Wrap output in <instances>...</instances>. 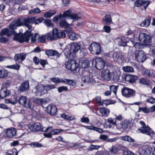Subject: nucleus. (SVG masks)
<instances>
[{
	"instance_id": "obj_1",
	"label": "nucleus",
	"mask_w": 155,
	"mask_h": 155,
	"mask_svg": "<svg viewBox=\"0 0 155 155\" xmlns=\"http://www.w3.org/2000/svg\"><path fill=\"white\" fill-rule=\"evenodd\" d=\"M34 19V18L32 17H28L27 18H24L23 17H20L15 20L13 21L18 27L24 25L28 28L29 30H32L33 28L30 24L33 23Z\"/></svg>"
},
{
	"instance_id": "obj_2",
	"label": "nucleus",
	"mask_w": 155,
	"mask_h": 155,
	"mask_svg": "<svg viewBox=\"0 0 155 155\" xmlns=\"http://www.w3.org/2000/svg\"><path fill=\"white\" fill-rule=\"evenodd\" d=\"M46 35L48 40L52 41L57 40L58 38H65V33L63 30H61L55 28L52 32L47 33Z\"/></svg>"
},
{
	"instance_id": "obj_3",
	"label": "nucleus",
	"mask_w": 155,
	"mask_h": 155,
	"mask_svg": "<svg viewBox=\"0 0 155 155\" xmlns=\"http://www.w3.org/2000/svg\"><path fill=\"white\" fill-rule=\"evenodd\" d=\"M80 45L77 43L72 44L70 48H66L64 51V53L66 58H71L73 56V54L76 53L80 50Z\"/></svg>"
},
{
	"instance_id": "obj_4",
	"label": "nucleus",
	"mask_w": 155,
	"mask_h": 155,
	"mask_svg": "<svg viewBox=\"0 0 155 155\" xmlns=\"http://www.w3.org/2000/svg\"><path fill=\"white\" fill-rule=\"evenodd\" d=\"M26 31L24 34H15L13 40L18 41L19 42L22 43L24 42L26 43L29 42L30 38L31 35V31Z\"/></svg>"
},
{
	"instance_id": "obj_5",
	"label": "nucleus",
	"mask_w": 155,
	"mask_h": 155,
	"mask_svg": "<svg viewBox=\"0 0 155 155\" xmlns=\"http://www.w3.org/2000/svg\"><path fill=\"white\" fill-rule=\"evenodd\" d=\"M28 127L31 130L34 131L46 132L52 130V126L48 127L47 128L43 127L40 123L38 122L32 124H29L28 125Z\"/></svg>"
},
{
	"instance_id": "obj_6",
	"label": "nucleus",
	"mask_w": 155,
	"mask_h": 155,
	"mask_svg": "<svg viewBox=\"0 0 155 155\" xmlns=\"http://www.w3.org/2000/svg\"><path fill=\"white\" fill-rule=\"evenodd\" d=\"M17 27L13 21L9 26L10 29L5 28L2 30L0 33V35L2 36L6 35L8 37H9L12 35H13L15 36V34H17L15 30L17 28Z\"/></svg>"
},
{
	"instance_id": "obj_7",
	"label": "nucleus",
	"mask_w": 155,
	"mask_h": 155,
	"mask_svg": "<svg viewBox=\"0 0 155 155\" xmlns=\"http://www.w3.org/2000/svg\"><path fill=\"white\" fill-rule=\"evenodd\" d=\"M140 123L142 126L141 128L142 129H138L137 131V133L145 134L150 136L155 134L154 131L149 126H146L143 121H140Z\"/></svg>"
},
{
	"instance_id": "obj_8",
	"label": "nucleus",
	"mask_w": 155,
	"mask_h": 155,
	"mask_svg": "<svg viewBox=\"0 0 155 155\" xmlns=\"http://www.w3.org/2000/svg\"><path fill=\"white\" fill-rule=\"evenodd\" d=\"M89 50L91 53L94 55H98L101 52L100 44L96 42L91 44L89 47Z\"/></svg>"
},
{
	"instance_id": "obj_9",
	"label": "nucleus",
	"mask_w": 155,
	"mask_h": 155,
	"mask_svg": "<svg viewBox=\"0 0 155 155\" xmlns=\"http://www.w3.org/2000/svg\"><path fill=\"white\" fill-rule=\"evenodd\" d=\"M152 150L151 146L147 145L139 148L137 152L139 155H153Z\"/></svg>"
},
{
	"instance_id": "obj_10",
	"label": "nucleus",
	"mask_w": 155,
	"mask_h": 155,
	"mask_svg": "<svg viewBox=\"0 0 155 155\" xmlns=\"http://www.w3.org/2000/svg\"><path fill=\"white\" fill-rule=\"evenodd\" d=\"M18 102L19 104L26 108L31 109L32 108L31 101L26 96H21L18 99Z\"/></svg>"
},
{
	"instance_id": "obj_11",
	"label": "nucleus",
	"mask_w": 155,
	"mask_h": 155,
	"mask_svg": "<svg viewBox=\"0 0 155 155\" xmlns=\"http://www.w3.org/2000/svg\"><path fill=\"white\" fill-rule=\"evenodd\" d=\"M151 3L150 1L136 0L134 2V6L137 7H140L142 10H145Z\"/></svg>"
},
{
	"instance_id": "obj_12",
	"label": "nucleus",
	"mask_w": 155,
	"mask_h": 155,
	"mask_svg": "<svg viewBox=\"0 0 155 155\" xmlns=\"http://www.w3.org/2000/svg\"><path fill=\"white\" fill-rule=\"evenodd\" d=\"M110 57H112L114 61L119 64H121L124 60V57L122 54L119 52H115L109 54Z\"/></svg>"
},
{
	"instance_id": "obj_13",
	"label": "nucleus",
	"mask_w": 155,
	"mask_h": 155,
	"mask_svg": "<svg viewBox=\"0 0 155 155\" xmlns=\"http://www.w3.org/2000/svg\"><path fill=\"white\" fill-rule=\"evenodd\" d=\"M121 93L123 95L126 97H130L135 96L136 91L133 89L124 87L122 89Z\"/></svg>"
},
{
	"instance_id": "obj_14",
	"label": "nucleus",
	"mask_w": 155,
	"mask_h": 155,
	"mask_svg": "<svg viewBox=\"0 0 155 155\" xmlns=\"http://www.w3.org/2000/svg\"><path fill=\"white\" fill-rule=\"evenodd\" d=\"M82 74L83 75L82 78V81L84 83H87L91 84H93L94 80L92 77H90V73L88 71L83 70Z\"/></svg>"
},
{
	"instance_id": "obj_15",
	"label": "nucleus",
	"mask_w": 155,
	"mask_h": 155,
	"mask_svg": "<svg viewBox=\"0 0 155 155\" xmlns=\"http://www.w3.org/2000/svg\"><path fill=\"white\" fill-rule=\"evenodd\" d=\"M136 59L139 62H144L147 59V54L142 50L136 51L135 53Z\"/></svg>"
},
{
	"instance_id": "obj_16",
	"label": "nucleus",
	"mask_w": 155,
	"mask_h": 155,
	"mask_svg": "<svg viewBox=\"0 0 155 155\" xmlns=\"http://www.w3.org/2000/svg\"><path fill=\"white\" fill-rule=\"evenodd\" d=\"M93 65H94L97 70H101L104 68L105 66V62L101 58H97L92 61Z\"/></svg>"
},
{
	"instance_id": "obj_17",
	"label": "nucleus",
	"mask_w": 155,
	"mask_h": 155,
	"mask_svg": "<svg viewBox=\"0 0 155 155\" xmlns=\"http://www.w3.org/2000/svg\"><path fill=\"white\" fill-rule=\"evenodd\" d=\"M66 68L69 70L74 71L79 66L76 62L73 60H69L65 63Z\"/></svg>"
},
{
	"instance_id": "obj_18",
	"label": "nucleus",
	"mask_w": 155,
	"mask_h": 155,
	"mask_svg": "<svg viewBox=\"0 0 155 155\" xmlns=\"http://www.w3.org/2000/svg\"><path fill=\"white\" fill-rule=\"evenodd\" d=\"M45 89V87L43 84H38L33 89L32 91L37 96H40L44 94V91Z\"/></svg>"
},
{
	"instance_id": "obj_19",
	"label": "nucleus",
	"mask_w": 155,
	"mask_h": 155,
	"mask_svg": "<svg viewBox=\"0 0 155 155\" xmlns=\"http://www.w3.org/2000/svg\"><path fill=\"white\" fill-rule=\"evenodd\" d=\"M150 35L145 33H141L139 36V39L141 42L145 44L149 45L150 42Z\"/></svg>"
},
{
	"instance_id": "obj_20",
	"label": "nucleus",
	"mask_w": 155,
	"mask_h": 155,
	"mask_svg": "<svg viewBox=\"0 0 155 155\" xmlns=\"http://www.w3.org/2000/svg\"><path fill=\"white\" fill-rule=\"evenodd\" d=\"M71 12V10H69L64 12L62 15L60 14L54 17L53 18V21L55 23H57L59 20H60L61 18H64L66 17L69 18V15Z\"/></svg>"
},
{
	"instance_id": "obj_21",
	"label": "nucleus",
	"mask_w": 155,
	"mask_h": 155,
	"mask_svg": "<svg viewBox=\"0 0 155 155\" xmlns=\"http://www.w3.org/2000/svg\"><path fill=\"white\" fill-rule=\"evenodd\" d=\"M122 77L125 80L130 83H135L138 77L136 75H131L128 74H125Z\"/></svg>"
},
{
	"instance_id": "obj_22",
	"label": "nucleus",
	"mask_w": 155,
	"mask_h": 155,
	"mask_svg": "<svg viewBox=\"0 0 155 155\" xmlns=\"http://www.w3.org/2000/svg\"><path fill=\"white\" fill-rule=\"evenodd\" d=\"M46 109L47 113L51 116L55 115L57 110L56 107L54 105H49Z\"/></svg>"
},
{
	"instance_id": "obj_23",
	"label": "nucleus",
	"mask_w": 155,
	"mask_h": 155,
	"mask_svg": "<svg viewBox=\"0 0 155 155\" xmlns=\"http://www.w3.org/2000/svg\"><path fill=\"white\" fill-rule=\"evenodd\" d=\"M142 73L144 76L155 78V71L153 70L144 68L142 70Z\"/></svg>"
},
{
	"instance_id": "obj_24",
	"label": "nucleus",
	"mask_w": 155,
	"mask_h": 155,
	"mask_svg": "<svg viewBox=\"0 0 155 155\" xmlns=\"http://www.w3.org/2000/svg\"><path fill=\"white\" fill-rule=\"evenodd\" d=\"M111 73L108 69L103 70L101 71V78L105 80L108 81L110 79Z\"/></svg>"
},
{
	"instance_id": "obj_25",
	"label": "nucleus",
	"mask_w": 155,
	"mask_h": 155,
	"mask_svg": "<svg viewBox=\"0 0 155 155\" xmlns=\"http://www.w3.org/2000/svg\"><path fill=\"white\" fill-rule=\"evenodd\" d=\"M29 88V82L28 81H24L19 87L18 90L21 92H23L28 90Z\"/></svg>"
},
{
	"instance_id": "obj_26",
	"label": "nucleus",
	"mask_w": 155,
	"mask_h": 155,
	"mask_svg": "<svg viewBox=\"0 0 155 155\" xmlns=\"http://www.w3.org/2000/svg\"><path fill=\"white\" fill-rule=\"evenodd\" d=\"M132 38L130 37H121L120 41L118 43V45L121 46L126 47L129 41L131 40Z\"/></svg>"
},
{
	"instance_id": "obj_27",
	"label": "nucleus",
	"mask_w": 155,
	"mask_h": 155,
	"mask_svg": "<svg viewBox=\"0 0 155 155\" xmlns=\"http://www.w3.org/2000/svg\"><path fill=\"white\" fill-rule=\"evenodd\" d=\"M26 55L24 53L16 54L14 57V59L16 63H21L25 58Z\"/></svg>"
},
{
	"instance_id": "obj_28",
	"label": "nucleus",
	"mask_w": 155,
	"mask_h": 155,
	"mask_svg": "<svg viewBox=\"0 0 155 155\" xmlns=\"http://www.w3.org/2000/svg\"><path fill=\"white\" fill-rule=\"evenodd\" d=\"M120 72L119 71H114L112 74L111 75V77L114 82H120L121 80L120 79Z\"/></svg>"
},
{
	"instance_id": "obj_29",
	"label": "nucleus",
	"mask_w": 155,
	"mask_h": 155,
	"mask_svg": "<svg viewBox=\"0 0 155 155\" xmlns=\"http://www.w3.org/2000/svg\"><path fill=\"white\" fill-rule=\"evenodd\" d=\"M45 54L48 56H56L57 58H59L60 56V54L58 51L52 49L47 50L45 51Z\"/></svg>"
},
{
	"instance_id": "obj_30",
	"label": "nucleus",
	"mask_w": 155,
	"mask_h": 155,
	"mask_svg": "<svg viewBox=\"0 0 155 155\" xmlns=\"http://www.w3.org/2000/svg\"><path fill=\"white\" fill-rule=\"evenodd\" d=\"M10 93V90H8L6 88H2L0 90V97L4 98L9 96Z\"/></svg>"
},
{
	"instance_id": "obj_31",
	"label": "nucleus",
	"mask_w": 155,
	"mask_h": 155,
	"mask_svg": "<svg viewBox=\"0 0 155 155\" xmlns=\"http://www.w3.org/2000/svg\"><path fill=\"white\" fill-rule=\"evenodd\" d=\"M151 19V17L150 16H148L141 23L140 25V26L142 27H149L150 25Z\"/></svg>"
},
{
	"instance_id": "obj_32",
	"label": "nucleus",
	"mask_w": 155,
	"mask_h": 155,
	"mask_svg": "<svg viewBox=\"0 0 155 155\" xmlns=\"http://www.w3.org/2000/svg\"><path fill=\"white\" fill-rule=\"evenodd\" d=\"M16 130L14 128L8 129L6 132V135L8 137L12 138L16 134Z\"/></svg>"
},
{
	"instance_id": "obj_33",
	"label": "nucleus",
	"mask_w": 155,
	"mask_h": 155,
	"mask_svg": "<svg viewBox=\"0 0 155 155\" xmlns=\"http://www.w3.org/2000/svg\"><path fill=\"white\" fill-rule=\"evenodd\" d=\"M103 22L106 25H110L112 22L111 18L110 15H106L103 18Z\"/></svg>"
},
{
	"instance_id": "obj_34",
	"label": "nucleus",
	"mask_w": 155,
	"mask_h": 155,
	"mask_svg": "<svg viewBox=\"0 0 155 155\" xmlns=\"http://www.w3.org/2000/svg\"><path fill=\"white\" fill-rule=\"evenodd\" d=\"M100 111L102 115L105 117H107L108 116L110 112V111L109 109L104 107L101 108L100 109Z\"/></svg>"
},
{
	"instance_id": "obj_35",
	"label": "nucleus",
	"mask_w": 155,
	"mask_h": 155,
	"mask_svg": "<svg viewBox=\"0 0 155 155\" xmlns=\"http://www.w3.org/2000/svg\"><path fill=\"white\" fill-rule=\"evenodd\" d=\"M120 139L123 140L127 141L129 142H134V140L129 136H125L120 137Z\"/></svg>"
},
{
	"instance_id": "obj_36",
	"label": "nucleus",
	"mask_w": 155,
	"mask_h": 155,
	"mask_svg": "<svg viewBox=\"0 0 155 155\" xmlns=\"http://www.w3.org/2000/svg\"><path fill=\"white\" fill-rule=\"evenodd\" d=\"M8 75L7 71L3 68H0V78H4Z\"/></svg>"
},
{
	"instance_id": "obj_37",
	"label": "nucleus",
	"mask_w": 155,
	"mask_h": 155,
	"mask_svg": "<svg viewBox=\"0 0 155 155\" xmlns=\"http://www.w3.org/2000/svg\"><path fill=\"white\" fill-rule=\"evenodd\" d=\"M68 37L70 39L74 41L76 40L78 38L79 35L78 34L73 32L69 34Z\"/></svg>"
},
{
	"instance_id": "obj_38",
	"label": "nucleus",
	"mask_w": 155,
	"mask_h": 155,
	"mask_svg": "<svg viewBox=\"0 0 155 155\" xmlns=\"http://www.w3.org/2000/svg\"><path fill=\"white\" fill-rule=\"evenodd\" d=\"M139 82L142 84L149 86L150 84V81L145 78H141L139 80Z\"/></svg>"
},
{
	"instance_id": "obj_39",
	"label": "nucleus",
	"mask_w": 155,
	"mask_h": 155,
	"mask_svg": "<svg viewBox=\"0 0 155 155\" xmlns=\"http://www.w3.org/2000/svg\"><path fill=\"white\" fill-rule=\"evenodd\" d=\"M55 11H49L44 14V17L46 18H50L56 13Z\"/></svg>"
},
{
	"instance_id": "obj_40",
	"label": "nucleus",
	"mask_w": 155,
	"mask_h": 155,
	"mask_svg": "<svg viewBox=\"0 0 155 155\" xmlns=\"http://www.w3.org/2000/svg\"><path fill=\"white\" fill-rule=\"evenodd\" d=\"M70 24H68L65 20H61L59 23L60 26L62 28H68L69 27Z\"/></svg>"
},
{
	"instance_id": "obj_41",
	"label": "nucleus",
	"mask_w": 155,
	"mask_h": 155,
	"mask_svg": "<svg viewBox=\"0 0 155 155\" xmlns=\"http://www.w3.org/2000/svg\"><path fill=\"white\" fill-rule=\"evenodd\" d=\"M81 67L83 68H86L88 66L89 64V61L87 60H82L80 62Z\"/></svg>"
},
{
	"instance_id": "obj_42",
	"label": "nucleus",
	"mask_w": 155,
	"mask_h": 155,
	"mask_svg": "<svg viewBox=\"0 0 155 155\" xmlns=\"http://www.w3.org/2000/svg\"><path fill=\"white\" fill-rule=\"evenodd\" d=\"M129 124V121L127 120H124V121H121V123L122 128L124 130L128 128Z\"/></svg>"
},
{
	"instance_id": "obj_43",
	"label": "nucleus",
	"mask_w": 155,
	"mask_h": 155,
	"mask_svg": "<svg viewBox=\"0 0 155 155\" xmlns=\"http://www.w3.org/2000/svg\"><path fill=\"white\" fill-rule=\"evenodd\" d=\"M150 42L149 43V45H151L152 46L155 47V35H150Z\"/></svg>"
},
{
	"instance_id": "obj_44",
	"label": "nucleus",
	"mask_w": 155,
	"mask_h": 155,
	"mask_svg": "<svg viewBox=\"0 0 155 155\" xmlns=\"http://www.w3.org/2000/svg\"><path fill=\"white\" fill-rule=\"evenodd\" d=\"M123 69L125 72H132L134 71L133 68L131 66H126L123 67Z\"/></svg>"
},
{
	"instance_id": "obj_45",
	"label": "nucleus",
	"mask_w": 155,
	"mask_h": 155,
	"mask_svg": "<svg viewBox=\"0 0 155 155\" xmlns=\"http://www.w3.org/2000/svg\"><path fill=\"white\" fill-rule=\"evenodd\" d=\"M6 68L14 69L15 70H18L20 68V65L17 64L11 65H8L6 67Z\"/></svg>"
},
{
	"instance_id": "obj_46",
	"label": "nucleus",
	"mask_w": 155,
	"mask_h": 155,
	"mask_svg": "<svg viewBox=\"0 0 155 155\" xmlns=\"http://www.w3.org/2000/svg\"><path fill=\"white\" fill-rule=\"evenodd\" d=\"M55 88L56 87L54 84L46 85L45 87V89L46 91H49Z\"/></svg>"
},
{
	"instance_id": "obj_47",
	"label": "nucleus",
	"mask_w": 155,
	"mask_h": 155,
	"mask_svg": "<svg viewBox=\"0 0 155 155\" xmlns=\"http://www.w3.org/2000/svg\"><path fill=\"white\" fill-rule=\"evenodd\" d=\"M46 35V34L44 35H42L39 37L38 39V42L42 43H45L46 39H47V38Z\"/></svg>"
},
{
	"instance_id": "obj_48",
	"label": "nucleus",
	"mask_w": 155,
	"mask_h": 155,
	"mask_svg": "<svg viewBox=\"0 0 155 155\" xmlns=\"http://www.w3.org/2000/svg\"><path fill=\"white\" fill-rule=\"evenodd\" d=\"M41 11L38 8H35L31 9L29 12V14H31L33 13L34 14H38L40 13Z\"/></svg>"
},
{
	"instance_id": "obj_49",
	"label": "nucleus",
	"mask_w": 155,
	"mask_h": 155,
	"mask_svg": "<svg viewBox=\"0 0 155 155\" xmlns=\"http://www.w3.org/2000/svg\"><path fill=\"white\" fill-rule=\"evenodd\" d=\"M68 90V88L66 86H62L58 88V91L59 93L62 92L63 91H67Z\"/></svg>"
},
{
	"instance_id": "obj_50",
	"label": "nucleus",
	"mask_w": 155,
	"mask_h": 155,
	"mask_svg": "<svg viewBox=\"0 0 155 155\" xmlns=\"http://www.w3.org/2000/svg\"><path fill=\"white\" fill-rule=\"evenodd\" d=\"M18 97L16 95H14L12 96L11 99V101H12V104L14 105L18 101Z\"/></svg>"
},
{
	"instance_id": "obj_51",
	"label": "nucleus",
	"mask_w": 155,
	"mask_h": 155,
	"mask_svg": "<svg viewBox=\"0 0 155 155\" xmlns=\"http://www.w3.org/2000/svg\"><path fill=\"white\" fill-rule=\"evenodd\" d=\"M50 79L54 83L56 84H59L60 83V78H50Z\"/></svg>"
},
{
	"instance_id": "obj_52",
	"label": "nucleus",
	"mask_w": 155,
	"mask_h": 155,
	"mask_svg": "<svg viewBox=\"0 0 155 155\" xmlns=\"http://www.w3.org/2000/svg\"><path fill=\"white\" fill-rule=\"evenodd\" d=\"M110 91L113 92L115 95L116 94V92L117 90V87L114 85H111L110 87Z\"/></svg>"
},
{
	"instance_id": "obj_53",
	"label": "nucleus",
	"mask_w": 155,
	"mask_h": 155,
	"mask_svg": "<svg viewBox=\"0 0 155 155\" xmlns=\"http://www.w3.org/2000/svg\"><path fill=\"white\" fill-rule=\"evenodd\" d=\"M102 103L103 105L104 104L106 105V106L114 103L113 101L112 100H104L102 101Z\"/></svg>"
},
{
	"instance_id": "obj_54",
	"label": "nucleus",
	"mask_w": 155,
	"mask_h": 155,
	"mask_svg": "<svg viewBox=\"0 0 155 155\" xmlns=\"http://www.w3.org/2000/svg\"><path fill=\"white\" fill-rule=\"evenodd\" d=\"M65 28L66 29L63 31L65 33V35L66 34L68 35V36L69 35V34L73 32L72 28L70 27L69 26L68 28Z\"/></svg>"
},
{
	"instance_id": "obj_55",
	"label": "nucleus",
	"mask_w": 155,
	"mask_h": 155,
	"mask_svg": "<svg viewBox=\"0 0 155 155\" xmlns=\"http://www.w3.org/2000/svg\"><path fill=\"white\" fill-rule=\"evenodd\" d=\"M96 100L99 105L102 106L103 105L102 101H101V97L100 96H97L96 97Z\"/></svg>"
},
{
	"instance_id": "obj_56",
	"label": "nucleus",
	"mask_w": 155,
	"mask_h": 155,
	"mask_svg": "<svg viewBox=\"0 0 155 155\" xmlns=\"http://www.w3.org/2000/svg\"><path fill=\"white\" fill-rule=\"evenodd\" d=\"M30 146L32 147H41L42 145L38 142H33L30 144Z\"/></svg>"
},
{
	"instance_id": "obj_57",
	"label": "nucleus",
	"mask_w": 155,
	"mask_h": 155,
	"mask_svg": "<svg viewBox=\"0 0 155 155\" xmlns=\"http://www.w3.org/2000/svg\"><path fill=\"white\" fill-rule=\"evenodd\" d=\"M69 18L77 20L79 18V17H78V15L77 14L72 13L70 15Z\"/></svg>"
},
{
	"instance_id": "obj_58",
	"label": "nucleus",
	"mask_w": 155,
	"mask_h": 155,
	"mask_svg": "<svg viewBox=\"0 0 155 155\" xmlns=\"http://www.w3.org/2000/svg\"><path fill=\"white\" fill-rule=\"evenodd\" d=\"M45 24L48 27H51L52 26L51 21L50 19H47L44 21Z\"/></svg>"
},
{
	"instance_id": "obj_59",
	"label": "nucleus",
	"mask_w": 155,
	"mask_h": 155,
	"mask_svg": "<svg viewBox=\"0 0 155 155\" xmlns=\"http://www.w3.org/2000/svg\"><path fill=\"white\" fill-rule=\"evenodd\" d=\"M131 41L133 43L134 46L137 48H140L141 46V44L140 42H136L134 43V41L133 40H131Z\"/></svg>"
},
{
	"instance_id": "obj_60",
	"label": "nucleus",
	"mask_w": 155,
	"mask_h": 155,
	"mask_svg": "<svg viewBox=\"0 0 155 155\" xmlns=\"http://www.w3.org/2000/svg\"><path fill=\"white\" fill-rule=\"evenodd\" d=\"M64 130L61 129H56L54 130H51L52 132V134L57 135L59 133L63 131Z\"/></svg>"
},
{
	"instance_id": "obj_61",
	"label": "nucleus",
	"mask_w": 155,
	"mask_h": 155,
	"mask_svg": "<svg viewBox=\"0 0 155 155\" xmlns=\"http://www.w3.org/2000/svg\"><path fill=\"white\" fill-rule=\"evenodd\" d=\"M140 110H142L143 112L146 113H148L149 112V109L146 107L144 108H142L139 107L138 112L140 111Z\"/></svg>"
},
{
	"instance_id": "obj_62",
	"label": "nucleus",
	"mask_w": 155,
	"mask_h": 155,
	"mask_svg": "<svg viewBox=\"0 0 155 155\" xmlns=\"http://www.w3.org/2000/svg\"><path fill=\"white\" fill-rule=\"evenodd\" d=\"M33 17L34 18H35L34 21L33 22H35V24H38L39 23H41L44 20L43 18L41 17L39 18H38L36 19H35V17Z\"/></svg>"
},
{
	"instance_id": "obj_63",
	"label": "nucleus",
	"mask_w": 155,
	"mask_h": 155,
	"mask_svg": "<svg viewBox=\"0 0 155 155\" xmlns=\"http://www.w3.org/2000/svg\"><path fill=\"white\" fill-rule=\"evenodd\" d=\"M123 155H134V153L129 150H126L123 152Z\"/></svg>"
},
{
	"instance_id": "obj_64",
	"label": "nucleus",
	"mask_w": 155,
	"mask_h": 155,
	"mask_svg": "<svg viewBox=\"0 0 155 155\" xmlns=\"http://www.w3.org/2000/svg\"><path fill=\"white\" fill-rule=\"evenodd\" d=\"M146 102L153 104L155 103V98L151 97L150 98L147 99L146 100Z\"/></svg>"
}]
</instances>
